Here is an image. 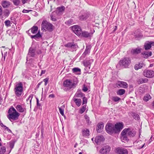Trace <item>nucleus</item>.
I'll use <instances>...</instances> for the list:
<instances>
[{"label": "nucleus", "mask_w": 154, "mask_h": 154, "mask_svg": "<svg viewBox=\"0 0 154 154\" xmlns=\"http://www.w3.org/2000/svg\"><path fill=\"white\" fill-rule=\"evenodd\" d=\"M8 113L9 114L7 117L11 121L17 119L20 115V114L13 107H11L9 109Z\"/></svg>", "instance_id": "f257e3e1"}, {"label": "nucleus", "mask_w": 154, "mask_h": 154, "mask_svg": "<svg viewBox=\"0 0 154 154\" xmlns=\"http://www.w3.org/2000/svg\"><path fill=\"white\" fill-rule=\"evenodd\" d=\"M14 91L15 95L17 97H20L23 92V84L21 82H19L16 84Z\"/></svg>", "instance_id": "f03ea898"}, {"label": "nucleus", "mask_w": 154, "mask_h": 154, "mask_svg": "<svg viewBox=\"0 0 154 154\" xmlns=\"http://www.w3.org/2000/svg\"><path fill=\"white\" fill-rule=\"evenodd\" d=\"M53 25L46 20H43L41 24V30L45 31H52L53 29Z\"/></svg>", "instance_id": "7ed1b4c3"}, {"label": "nucleus", "mask_w": 154, "mask_h": 154, "mask_svg": "<svg viewBox=\"0 0 154 154\" xmlns=\"http://www.w3.org/2000/svg\"><path fill=\"white\" fill-rule=\"evenodd\" d=\"M77 83H72L70 80L67 79L63 82V85L65 87L64 90L67 91L70 90L72 88L75 87Z\"/></svg>", "instance_id": "20e7f679"}, {"label": "nucleus", "mask_w": 154, "mask_h": 154, "mask_svg": "<svg viewBox=\"0 0 154 154\" xmlns=\"http://www.w3.org/2000/svg\"><path fill=\"white\" fill-rule=\"evenodd\" d=\"M131 63V60L130 58L124 57L120 61L119 63L120 66H123L124 68H128Z\"/></svg>", "instance_id": "39448f33"}, {"label": "nucleus", "mask_w": 154, "mask_h": 154, "mask_svg": "<svg viewBox=\"0 0 154 154\" xmlns=\"http://www.w3.org/2000/svg\"><path fill=\"white\" fill-rule=\"evenodd\" d=\"M106 132L109 134H111L115 133L114 126L111 123H107L105 127Z\"/></svg>", "instance_id": "423d86ee"}, {"label": "nucleus", "mask_w": 154, "mask_h": 154, "mask_svg": "<svg viewBox=\"0 0 154 154\" xmlns=\"http://www.w3.org/2000/svg\"><path fill=\"white\" fill-rule=\"evenodd\" d=\"M128 136L130 137H133L135 135V132L132 130L130 128H125L122 131V134L125 133Z\"/></svg>", "instance_id": "0eeeda50"}, {"label": "nucleus", "mask_w": 154, "mask_h": 154, "mask_svg": "<svg viewBox=\"0 0 154 154\" xmlns=\"http://www.w3.org/2000/svg\"><path fill=\"white\" fill-rule=\"evenodd\" d=\"M128 84L126 82L122 81H118L114 85V87L115 88H128Z\"/></svg>", "instance_id": "6e6552de"}, {"label": "nucleus", "mask_w": 154, "mask_h": 154, "mask_svg": "<svg viewBox=\"0 0 154 154\" xmlns=\"http://www.w3.org/2000/svg\"><path fill=\"white\" fill-rule=\"evenodd\" d=\"M115 152L118 154H128L127 150L121 147H118L116 148Z\"/></svg>", "instance_id": "1a4fd4ad"}, {"label": "nucleus", "mask_w": 154, "mask_h": 154, "mask_svg": "<svg viewBox=\"0 0 154 154\" xmlns=\"http://www.w3.org/2000/svg\"><path fill=\"white\" fill-rule=\"evenodd\" d=\"M143 74L147 78H151L154 76V72L152 70H145L143 71Z\"/></svg>", "instance_id": "9d476101"}, {"label": "nucleus", "mask_w": 154, "mask_h": 154, "mask_svg": "<svg viewBox=\"0 0 154 154\" xmlns=\"http://www.w3.org/2000/svg\"><path fill=\"white\" fill-rule=\"evenodd\" d=\"M72 30L77 35L79 36L81 34V28L77 25L74 26L72 27Z\"/></svg>", "instance_id": "9b49d317"}, {"label": "nucleus", "mask_w": 154, "mask_h": 154, "mask_svg": "<svg viewBox=\"0 0 154 154\" xmlns=\"http://www.w3.org/2000/svg\"><path fill=\"white\" fill-rule=\"evenodd\" d=\"M111 149L110 147L108 146H103L100 150V154H107L109 152Z\"/></svg>", "instance_id": "f8f14e48"}, {"label": "nucleus", "mask_w": 154, "mask_h": 154, "mask_svg": "<svg viewBox=\"0 0 154 154\" xmlns=\"http://www.w3.org/2000/svg\"><path fill=\"white\" fill-rule=\"evenodd\" d=\"M123 124L122 122H119L115 124L114 126L115 133L120 131L123 128Z\"/></svg>", "instance_id": "ddd939ff"}, {"label": "nucleus", "mask_w": 154, "mask_h": 154, "mask_svg": "<svg viewBox=\"0 0 154 154\" xmlns=\"http://www.w3.org/2000/svg\"><path fill=\"white\" fill-rule=\"evenodd\" d=\"M154 45V42L152 41H146V42L144 45V48L146 50L150 49L152 46Z\"/></svg>", "instance_id": "4468645a"}, {"label": "nucleus", "mask_w": 154, "mask_h": 154, "mask_svg": "<svg viewBox=\"0 0 154 154\" xmlns=\"http://www.w3.org/2000/svg\"><path fill=\"white\" fill-rule=\"evenodd\" d=\"M91 48V46L90 45H87L86 46L85 50L81 57L84 58L85 57L86 55L89 54L90 53Z\"/></svg>", "instance_id": "2eb2a0df"}, {"label": "nucleus", "mask_w": 154, "mask_h": 154, "mask_svg": "<svg viewBox=\"0 0 154 154\" xmlns=\"http://www.w3.org/2000/svg\"><path fill=\"white\" fill-rule=\"evenodd\" d=\"M93 62V60L91 59L88 60H84L83 61L82 63L86 67H88L90 69L91 64Z\"/></svg>", "instance_id": "dca6fc26"}, {"label": "nucleus", "mask_w": 154, "mask_h": 154, "mask_svg": "<svg viewBox=\"0 0 154 154\" xmlns=\"http://www.w3.org/2000/svg\"><path fill=\"white\" fill-rule=\"evenodd\" d=\"M104 140V138L102 136H96L94 140L95 142L97 144H99L101 142L103 141Z\"/></svg>", "instance_id": "f3484780"}, {"label": "nucleus", "mask_w": 154, "mask_h": 154, "mask_svg": "<svg viewBox=\"0 0 154 154\" xmlns=\"http://www.w3.org/2000/svg\"><path fill=\"white\" fill-rule=\"evenodd\" d=\"M141 54L144 58H147L151 56L152 52L150 51H146L142 52Z\"/></svg>", "instance_id": "a211bd4d"}, {"label": "nucleus", "mask_w": 154, "mask_h": 154, "mask_svg": "<svg viewBox=\"0 0 154 154\" xmlns=\"http://www.w3.org/2000/svg\"><path fill=\"white\" fill-rule=\"evenodd\" d=\"M29 30H28L27 31V33H28L29 35L30 36V37L32 38H34L35 39H37L40 38L42 37L39 31H38V33H37L35 35H30V33H29Z\"/></svg>", "instance_id": "6ab92c4d"}, {"label": "nucleus", "mask_w": 154, "mask_h": 154, "mask_svg": "<svg viewBox=\"0 0 154 154\" xmlns=\"http://www.w3.org/2000/svg\"><path fill=\"white\" fill-rule=\"evenodd\" d=\"M15 108L18 111L20 112H23L26 110V108L21 105H17Z\"/></svg>", "instance_id": "aec40b11"}, {"label": "nucleus", "mask_w": 154, "mask_h": 154, "mask_svg": "<svg viewBox=\"0 0 154 154\" xmlns=\"http://www.w3.org/2000/svg\"><path fill=\"white\" fill-rule=\"evenodd\" d=\"M104 127L103 123L102 122H100L97 125V131L98 133H100L101 132L102 129Z\"/></svg>", "instance_id": "412c9836"}, {"label": "nucleus", "mask_w": 154, "mask_h": 154, "mask_svg": "<svg viewBox=\"0 0 154 154\" xmlns=\"http://www.w3.org/2000/svg\"><path fill=\"white\" fill-rule=\"evenodd\" d=\"M1 5L4 8H8L10 5L11 3L7 0L3 1L1 2Z\"/></svg>", "instance_id": "4be33fe9"}, {"label": "nucleus", "mask_w": 154, "mask_h": 154, "mask_svg": "<svg viewBox=\"0 0 154 154\" xmlns=\"http://www.w3.org/2000/svg\"><path fill=\"white\" fill-rule=\"evenodd\" d=\"M145 64L142 62H139L138 64H136L134 66V69L135 70H137L138 69L142 68L145 66Z\"/></svg>", "instance_id": "5701e85b"}, {"label": "nucleus", "mask_w": 154, "mask_h": 154, "mask_svg": "<svg viewBox=\"0 0 154 154\" xmlns=\"http://www.w3.org/2000/svg\"><path fill=\"white\" fill-rule=\"evenodd\" d=\"M89 14H85L82 15L79 17V19L81 20H85L89 17Z\"/></svg>", "instance_id": "b1692460"}, {"label": "nucleus", "mask_w": 154, "mask_h": 154, "mask_svg": "<svg viewBox=\"0 0 154 154\" xmlns=\"http://www.w3.org/2000/svg\"><path fill=\"white\" fill-rule=\"evenodd\" d=\"M72 100L75 102L76 104L78 106H79L81 105L82 103V101L81 99L76 98L74 97H73L72 98Z\"/></svg>", "instance_id": "393cba45"}, {"label": "nucleus", "mask_w": 154, "mask_h": 154, "mask_svg": "<svg viewBox=\"0 0 154 154\" xmlns=\"http://www.w3.org/2000/svg\"><path fill=\"white\" fill-rule=\"evenodd\" d=\"M142 50V49L139 48H136L132 49L131 51V52L134 54H137L140 53Z\"/></svg>", "instance_id": "a878e982"}, {"label": "nucleus", "mask_w": 154, "mask_h": 154, "mask_svg": "<svg viewBox=\"0 0 154 154\" xmlns=\"http://www.w3.org/2000/svg\"><path fill=\"white\" fill-rule=\"evenodd\" d=\"M84 94L81 92L80 89L78 90L75 94L74 97H81L84 96Z\"/></svg>", "instance_id": "bb28decb"}, {"label": "nucleus", "mask_w": 154, "mask_h": 154, "mask_svg": "<svg viewBox=\"0 0 154 154\" xmlns=\"http://www.w3.org/2000/svg\"><path fill=\"white\" fill-rule=\"evenodd\" d=\"M65 7L64 6H62L57 7L56 11L58 12L59 15H61L62 13L65 10Z\"/></svg>", "instance_id": "cd10ccee"}, {"label": "nucleus", "mask_w": 154, "mask_h": 154, "mask_svg": "<svg viewBox=\"0 0 154 154\" xmlns=\"http://www.w3.org/2000/svg\"><path fill=\"white\" fill-rule=\"evenodd\" d=\"M35 50L32 48H30L29 49L28 55L34 57L35 55Z\"/></svg>", "instance_id": "c85d7f7f"}, {"label": "nucleus", "mask_w": 154, "mask_h": 154, "mask_svg": "<svg viewBox=\"0 0 154 154\" xmlns=\"http://www.w3.org/2000/svg\"><path fill=\"white\" fill-rule=\"evenodd\" d=\"M82 131L83 136H88L89 135V131L88 129L86 128L84 129H82Z\"/></svg>", "instance_id": "c756f323"}, {"label": "nucleus", "mask_w": 154, "mask_h": 154, "mask_svg": "<svg viewBox=\"0 0 154 154\" xmlns=\"http://www.w3.org/2000/svg\"><path fill=\"white\" fill-rule=\"evenodd\" d=\"M121 135H122L121 139L122 140L124 141H127L129 139L127 137L128 135L126 134L125 132V133H123V134H122V131L121 133Z\"/></svg>", "instance_id": "7c9ffc66"}, {"label": "nucleus", "mask_w": 154, "mask_h": 154, "mask_svg": "<svg viewBox=\"0 0 154 154\" xmlns=\"http://www.w3.org/2000/svg\"><path fill=\"white\" fill-rule=\"evenodd\" d=\"M82 35L85 37H90L92 35L93 33H88L87 32H82Z\"/></svg>", "instance_id": "2f4dec72"}, {"label": "nucleus", "mask_w": 154, "mask_h": 154, "mask_svg": "<svg viewBox=\"0 0 154 154\" xmlns=\"http://www.w3.org/2000/svg\"><path fill=\"white\" fill-rule=\"evenodd\" d=\"M38 30V27L37 26H34L29 30V31H30V32L32 33L35 34L37 32Z\"/></svg>", "instance_id": "473e14b6"}, {"label": "nucleus", "mask_w": 154, "mask_h": 154, "mask_svg": "<svg viewBox=\"0 0 154 154\" xmlns=\"http://www.w3.org/2000/svg\"><path fill=\"white\" fill-rule=\"evenodd\" d=\"M148 79L146 78H141L137 80V82L138 84H140L146 83Z\"/></svg>", "instance_id": "72a5a7b5"}, {"label": "nucleus", "mask_w": 154, "mask_h": 154, "mask_svg": "<svg viewBox=\"0 0 154 154\" xmlns=\"http://www.w3.org/2000/svg\"><path fill=\"white\" fill-rule=\"evenodd\" d=\"M73 72L77 74H80L81 72V69L78 68H74L72 69Z\"/></svg>", "instance_id": "f704fd0d"}, {"label": "nucleus", "mask_w": 154, "mask_h": 154, "mask_svg": "<svg viewBox=\"0 0 154 154\" xmlns=\"http://www.w3.org/2000/svg\"><path fill=\"white\" fill-rule=\"evenodd\" d=\"M33 95L32 94L30 95L29 97L26 100V102L27 104H30V106L31 105V101L33 98Z\"/></svg>", "instance_id": "c9c22d12"}, {"label": "nucleus", "mask_w": 154, "mask_h": 154, "mask_svg": "<svg viewBox=\"0 0 154 154\" xmlns=\"http://www.w3.org/2000/svg\"><path fill=\"white\" fill-rule=\"evenodd\" d=\"M5 147L3 146L0 148V154H4L6 152Z\"/></svg>", "instance_id": "e433bc0d"}, {"label": "nucleus", "mask_w": 154, "mask_h": 154, "mask_svg": "<svg viewBox=\"0 0 154 154\" xmlns=\"http://www.w3.org/2000/svg\"><path fill=\"white\" fill-rule=\"evenodd\" d=\"M125 93V91L123 89H120L117 92V94L119 95H122Z\"/></svg>", "instance_id": "4c0bfd02"}, {"label": "nucleus", "mask_w": 154, "mask_h": 154, "mask_svg": "<svg viewBox=\"0 0 154 154\" xmlns=\"http://www.w3.org/2000/svg\"><path fill=\"white\" fill-rule=\"evenodd\" d=\"M132 115L136 120H139L140 118L138 114L134 112H132Z\"/></svg>", "instance_id": "58836bf2"}, {"label": "nucleus", "mask_w": 154, "mask_h": 154, "mask_svg": "<svg viewBox=\"0 0 154 154\" xmlns=\"http://www.w3.org/2000/svg\"><path fill=\"white\" fill-rule=\"evenodd\" d=\"M151 98V97L149 94H146L143 97V100L145 101H148Z\"/></svg>", "instance_id": "ea45409f"}, {"label": "nucleus", "mask_w": 154, "mask_h": 154, "mask_svg": "<svg viewBox=\"0 0 154 154\" xmlns=\"http://www.w3.org/2000/svg\"><path fill=\"white\" fill-rule=\"evenodd\" d=\"M86 105L83 106L79 110V113L81 114L83 113L86 109Z\"/></svg>", "instance_id": "a19ab883"}, {"label": "nucleus", "mask_w": 154, "mask_h": 154, "mask_svg": "<svg viewBox=\"0 0 154 154\" xmlns=\"http://www.w3.org/2000/svg\"><path fill=\"white\" fill-rule=\"evenodd\" d=\"M0 125L2 127L4 128L5 130H7V131H11L10 130V129H9L8 127H7L5 125H4L3 124L2 122H1V121H0Z\"/></svg>", "instance_id": "79ce46f5"}, {"label": "nucleus", "mask_w": 154, "mask_h": 154, "mask_svg": "<svg viewBox=\"0 0 154 154\" xmlns=\"http://www.w3.org/2000/svg\"><path fill=\"white\" fill-rule=\"evenodd\" d=\"M112 100L115 102H117L120 100V98L117 97H112Z\"/></svg>", "instance_id": "37998d69"}, {"label": "nucleus", "mask_w": 154, "mask_h": 154, "mask_svg": "<svg viewBox=\"0 0 154 154\" xmlns=\"http://www.w3.org/2000/svg\"><path fill=\"white\" fill-rule=\"evenodd\" d=\"M85 118L86 120V122H87V123L88 125L90 124H91V122L90 121L89 118L88 117V116L87 115H85Z\"/></svg>", "instance_id": "c03bdc74"}, {"label": "nucleus", "mask_w": 154, "mask_h": 154, "mask_svg": "<svg viewBox=\"0 0 154 154\" xmlns=\"http://www.w3.org/2000/svg\"><path fill=\"white\" fill-rule=\"evenodd\" d=\"M14 141H11L9 142L10 146L12 149L14 146Z\"/></svg>", "instance_id": "a18cd8bd"}, {"label": "nucleus", "mask_w": 154, "mask_h": 154, "mask_svg": "<svg viewBox=\"0 0 154 154\" xmlns=\"http://www.w3.org/2000/svg\"><path fill=\"white\" fill-rule=\"evenodd\" d=\"M13 2L14 5H18L20 3V1L19 0H13Z\"/></svg>", "instance_id": "49530a36"}, {"label": "nucleus", "mask_w": 154, "mask_h": 154, "mask_svg": "<svg viewBox=\"0 0 154 154\" xmlns=\"http://www.w3.org/2000/svg\"><path fill=\"white\" fill-rule=\"evenodd\" d=\"M73 43H72V42L68 43L67 44H66L65 45V46L66 47H69V48H71L72 47V44H73Z\"/></svg>", "instance_id": "de8ad7c7"}, {"label": "nucleus", "mask_w": 154, "mask_h": 154, "mask_svg": "<svg viewBox=\"0 0 154 154\" xmlns=\"http://www.w3.org/2000/svg\"><path fill=\"white\" fill-rule=\"evenodd\" d=\"M10 21L9 20H6L5 21V24L6 26H10Z\"/></svg>", "instance_id": "09e8293b"}, {"label": "nucleus", "mask_w": 154, "mask_h": 154, "mask_svg": "<svg viewBox=\"0 0 154 154\" xmlns=\"http://www.w3.org/2000/svg\"><path fill=\"white\" fill-rule=\"evenodd\" d=\"M77 47V45H76L75 44H74V43H73V44L71 48L73 50H74Z\"/></svg>", "instance_id": "8fccbe9b"}, {"label": "nucleus", "mask_w": 154, "mask_h": 154, "mask_svg": "<svg viewBox=\"0 0 154 154\" xmlns=\"http://www.w3.org/2000/svg\"><path fill=\"white\" fill-rule=\"evenodd\" d=\"M59 109L60 113L62 116H63L64 115V110L62 109H61L60 107H59Z\"/></svg>", "instance_id": "3c124183"}, {"label": "nucleus", "mask_w": 154, "mask_h": 154, "mask_svg": "<svg viewBox=\"0 0 154 154\" xmlns=\"http://www.w3.org/2000/svg\"><path fill=\"white\" fill-rule=\"evenodd\" d=\"M87 103V99L85 97H84L83 98V102L82 104H86Z\"/></svg>", "instance_id": "603ef678"}, {"label": "nucleus", "mask_w": 154, "mask_h": 154, "mask_svg": "<svg viewBox=\"0 0 154 154\" xmlns=\"http://www.w3.org/2000/svg\"><path fill=\"white\" fill-rule=\"evenodd\" d=\"M48 80V78H46L43 80L44 82H45V85H46Z\"/></svg>", "instance_id": "864d4df0"}, {"label": "nucleus", "mask_w": 154, "mask_h": 154, "mask_svg": "<svg viewBox=\"0 0 154 154\" xmlns=\"http://www.w3.org/2000/svg\"><path fill=\"white\" fill-rule=\"evenodd\" d=\"M88 88H87L85 86V85H84V87L82 88V90L85 92L86 91H88Z\"/></svg>", "instance_id": "5fc2aeb1"}, {"label": "nucleus", "mask_w": 154, "mask_h": 154, "mask_svg": "<svg viewBox=\"0 0 154 154\" xmlns=\"http://www.w3.org/2000/svg\"><path fill=\"white\" fill-rule=\"evenodd\" d=\"M2 14V6L0 5V16Z\"/></svg>", "instance_id": "6e6d98bb"}, {"label": "nucleus", "mask_w": 154, "mask_h": 154, "mask_svg": "<svg viewBox=\"0 0 154 154\" xmlns=\"http://www.w3.org/2000/svg\"><path fill=\"white\" fill-rule=\"evenodd\" d=\"M36 102H37V106H40V104L39 103V100H38V99L37 98H36Z\"/></svg>", "instance_id": "4d7b16f0"}, {"label": "nucleus", "mask_w": 154, "mask_h": 154, "mask_svg": "<svg viewBox=\"0 0 154 154\" xmlns=\"http://www.w3.org/2000/svg\"><path fill=\"white\" fill-rule=\"evenodd\" d=\"M29 10H25V9H24L23 11V13H28L29 12Z\"/></svg>", "instance_id": "13d9d810"}, {"label": "nucleus", "mask_w": 154, "mask_h": 154, "mask_svg": "<svg viewBox=\"0 0 154 154\" xmlns=\"http://www.w3.org/2000/svg\"><path fill=\"white\" fill-rule=\"evenodd\" d=\"M5 14L6 15H7V16H8V15L10 13H9V12L8 11V10H7V11H5Z\"/></svg>", "instance_id": "bf43d9fd"}, {"label": "nucleus", "mask_w": 154, "mask_h": 154, "mask_svg": "<svg viewBox=\"0 0 154 154\" xmlns=\"http://www.w3.org/2000/svg\"><path fill=\"white\" fill-rule=\"evenodd\" d=\"M51 19L52 20V21H55L56 20V19L55 18H54L53 16L51 15Z\"/></svg>", "instance_id": "052dcab7"}, {"label": "nucleus", "mask_w": 154, "mask_h": 154, "mask_svg": "<svg viewBox=\"0 0 154 154\" xmlns=\"http://www.w3.org/2000/svg\"><path fill=\"white\" fill-rule=\"evenodd\" d=\"M46 72L45 70H42L41 72L40 75H42L43 74H44Z\"/></svg>", "instance_id": "680f3d73"}, {"label": "nucleus", "mask_w": 154, "mask_h": 154, "mask_svg": "<svg viewBox=\"0 0 154 154\" xmlns=\"http://www.w3.org/2000/svg\"><path fill=\"white\" fill-rule=\"evenodd\" d=\"M54 94H51L50 95H49V97H51V98H54Z\"/></svg>", "instance_id": "e2e57ef3"}, {"label": "nucleus", "mask_w": 154, "mask_h": 154, "mask_svg": "<svg viewBox=\"0 0 154 154\" xmlns=\"http://www.w3.org/2000/svg\"><path fill=\"white\" fill-rule=\"evenodd\" d=\"M28 0H22V2L23 4H25L26 2Z\"/></svg>", "instance_id": "0e129e2a"}, {"label": "nucleus", "mask_w": 154, "mask_h": 154, "mask_svg": "<svg viewBox=\"0 0 154 154\" xmlns=\"http://www.w3.org/2000/svg\"><path fill=\"white\" fill-rule=\"evenodd\" d=\"M41 53H42L41 51V50H38V51H37V53L38 54H41Z\"/></svg>", "instance_id": "69168bd1"}, {"label": "nucleus", "mask_w": 154, "mask_h": 154, "mask_svg": "<svg viewBox=\"0 0 154 154\" xmlns=\"http://www.w3.org/2000/svg\"><path fill=\"white\" fill-rule=\"evenodd\" d=\"M117 29V26H115V27H114V31H116Z\"/></svg>", "instance_id": "338daca9"}, {"label": "nucleus", "mask_w": 154, "mask_h": 154, "mask_svg": "<svg viewBox=\"0 0 154 154\" xmlns=\"http://www.w3.org/2000/svg\"><path fill=\"white\" fill-rule=\"evenodd\" d=\"M145 144V143H143V144L142 146L140 148H139V149H141V148H143V146H144Z\"/></svg>", "instance_id": "774afa93"}]
</instances>
